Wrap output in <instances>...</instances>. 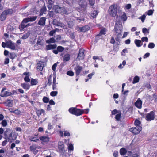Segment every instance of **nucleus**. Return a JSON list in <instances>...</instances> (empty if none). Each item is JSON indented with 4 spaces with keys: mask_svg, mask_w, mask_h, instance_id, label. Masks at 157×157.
<instances>
[{
    "mask_svg": "<svg viewBox=\"0 0 157 157\" xmlns=\"http://www.w3.org/2000/svg\"><path fill=\"white\" fill-rule=\"evenodd\" d=\"M123 29L122 23L119 21L116 22L114 29V35L116 36V40L119 41L121 37Z\"/></svg>",
    "mask_w": 157,
    "mask_h": 157,
    "instance_id": "obj_1",
    "label": "nucleus"
},
{
    "mask_svg": "<svg viewBox=\"0 0 157 157\" xmlns=\"http://www.w3.org/2000/svg\"><path fill=\"white\" fill-rule=\"evenodd\" d=\"M118 9V7L117 5H111L110 6L108 10L109 14L112 17L116 16L117 18L118 15L117 13Z\"/></svg>",
    "mask_w": 157,
    "mask_h": 157,
    "instance_id": "obj_2",
    "label": "nucleus"
},
{
    "mask_svg": "<svg viewBox=\"0 0 157 157\" xmlns=\"http://www.w3.org/2000/svg\"><path fill=\"white\" fill-rule=\"evenodd\" d=\"M37 17V16H35L32 17H27L24 19L21 23L20 28H20V30H22L27 26V25H26L25 24V23H27L28 22L34 21L36 19Z\"/></svg>",
    "mask_w": 157,
    "mask_h": 157,
    "instance_id": "obj_3",
    "label": "nucleus"
},
{
    "mask_svg": "<svg viewBox=\"0 0 157 157\" xmlns=\"http://www.w3.org/2000/svg\"><path fill=\"white\" fill-rule=\"evenodd\" d=\"M69 111L71 113L77 116H80L83 114L82 110L75 107L70 108L69 109Z\"/></svg>",
    "mask_w": 157,
    "mask_h": 157,
    "instance_id": "obj_4",
    "label": "nucleus"
},
{
    "mask_svg": "<svg viewBox=\"0 0 157 157\" xmlns=\"http://www.w3.org/2000/svg\"><path fill=\"white\" fill-rule=\"evenodd\" d=\"M53 8L55 10V11L58 13L66 14L67 13L66 10L64 7H60L58 6H55Z\"/></svg>",
    "mask_w": 157,
    "mask_h": 157,
    "instance_id": "obj_5",
    "label": "nucleus"
},
{
    "mask_svg": "<svg viewBox=\"0 0 157 157\" xmlns=\"http://www.w3.org/2000/svg\"><path fill=\"white\" fill-rule=\"evenodd\" d=\"M12 131L10 129L7 128L4 132V135L8 139L11 140Z\"/></svg>",
    "mask_w": 157,
    "mask_h": 157,
    "instance_id": "obj_6",
    "label": "nucleus"
},
{
    "mask_svg": "<svg viewBox=\"0 0 157 157\" xmlns=\"http://www.w3.org/2000/svg\"><path fill=\"white\" fill-rule=\"evenodd\" d=\"M155 117V113L153 111H151L149 113H148L146 117V120L149 121L153 120Z\"/></svg>",
    "mask_w": 157,
    "mask_h": 157,
    "instance_id": "obj_7",
    "label": "nucleus"
},
{
    "mask_svg": "<svg viewBox=\"0 0 157 157\" xmlns=\"http://www.w3.org/2000/svg\"><path fill=\"white\" fill-rule=\"evenodd\" d=\"M141 127H132L130 129V131L134 134H137L141 130Z\"/></svg>",
    "mask_w": 157,
    "mask_h": 157,
    "instance_id": "obj_8",
    "label": "nucleus"
},
{
    "mask_svg": "<svg viewBox=\"0 0 157 157\" xmlns=\"http://www.w3.org/2000/svg\"><path fill=\"white\" fill-rule=\"evenodd\" d=\"M7 43V48L13 50H16L17 48L15 44L11 40H8V42Z\"/></svg>",
    "mask_w": 157,
    "mask_h": 157,
    "instance_id": "obj_9",
    "label": "nucleus"
},
{
    "mask_svg": "<svg viewBox=\"0 0 157 157\" xmlns=\"http://www.w3.org/2000/svg\"><path fill=\"white\" fill-rule=\"evenodd\" d=\"M79 51L77 59L79 60L82 59H84L85 56L84 50L83 48H81L79 49Z\"/></svg>",
    "mask_w": 157,
    "mask_h": 157,
    "instance_id": "obj_10",
    "label": "nucleus"
},
{
    "mask_svg": "<svg viewBox=\"0 0 157 157\" xmlns=\"http://www.w3.org/2000/svg\"><path fill=\"white\" fill-rule=\"evenodd\" d=\"M58 147L60 152H63L65 151L64 146L62 141H59L58 144Z\"/></svg>",
    "mask_w": 157,
    "mask_h": 157,
    "instance_id": "obj_11",
    "label": "nucleus"
},
{
    "mask_svg": "<svg viewBox=\"0 0 157 157\" xmlns=\"http://www.w3.org/2000/svg\"><path fill=\"white\" fill-rule=\"evenodd\" d=\"M74 69L75 71L76 75H79L82 69V67L79 66L78 64H77L75 67Z\"/></svg>",
    "mask_w": 157,
    "mask_h": 157,
    "instance_id": "obj_12",
    "label": "nucleus"
},
{
    "mask_svg": "<svg viewBox=\"0 0 157 157\" xmlns=\"http://www.w3.org/2000/svg\"><path fill=\"white\" fill-rule=\"evenodd\" d=\"M39 139L42 141V143H48L49 141V137L47 136H42L39 137Z\"/></svg>",
    "mask_w": 157,
    "mask_h": 157,
    "instance_id": "obj_13",
    "label": "nucleus"
},
{
    "mask_svg": "<svg viewBox=\"0 0 157 157\" xmlns=\"http://www.w3.org/2000/svg\"><path fill=\"white\" fill-rule=\"evenodd\" d=\"M6 89L3 88L2 90L0 96L2 97H6L10 95L11 93L7 91H5L4 90Z\"/></svg>",
    "mask_w": 157,
    "mask_h": 157,
    "instance_id": "obj_14",
    "label": "nucleus"
},
{
    "mask_svg": "<svg viewBox=\"0 0 157 157\" xmlns=\"http://www.w3.org/2000/svg\"><path fill=\"white\" fill-rule=\"evenodd\" d=\"M142 101L140 98H138L135 103V106L139 109H141L142 107Z\"/></svg>",
    "mask_w": 157,
    "mask_h": 157,
    "instance_id": "obj_15",
    "label": "nucleus"
},
{
    "mask_svg": "<svg viewBox=\"0 0 157 157\" xmlns=\"http://www.w3.org/2000/svg\"><path fill=\"white\" fill-rule=\"evenodd\" d=\"M44 63L42 62H39L37 63V69L39 71H42L44 67Z\"/></svg>",
    "mask_w": 157,
    "mask_h": 157,
    "instance_id": "obj_16",
    "label": "nucleus"
},
{
    "mask_svg": "<svg viewBox=\"0 0 157 157\" xmlns=\"http://www.w3.org/2000/svg\"><path fill=\"white\" fill-rule=\"evenodd\" d=\"M90 29L88 25H85L82 27H79L78 30H79L80 32H85Z\"/></svg>",
    "mask_w": 157,
    "mask_h": 157,
    "instance_id": "obj_17",
    "label": "nucleus"
},
{
    "mask_svg": "<svg viewBox=\"0 0 157 157\" xmlns=\"http://www.w3.org/2000/svg\"><path fill=\"white\" fill-rule=\"evenodd\" d=\"M57 45L56 44H49L46 46V50H48L51 49H53L56 48Z\"/></svg>",
    "mask_w": 157,
    "mask_h": 157,
    "instance_id": "obj_18",
    "label": "nucleus"
},
{
    "mask_svg": "<svg viewBox=\"0 0 157 157\" xmlns=\"http://www.w3.org/2000/svg\"><path fill=\"white\" fill-rule=\"evenodd\" d=\"M46 19L45 17H42L41 18L38 24L41 26H44L45 25Z\"/></svg>",
    "mask_w": 157,
    "mask_h": 157,
    "instance_id": "obj_19",
    "label": "nucleus"
},
{
    "mask_svg": "<svg viewBox=\"0 0 157 157\" xmlns=\"http://www.w3.org/2000/svg\"><path fill=\"white\" fill-rule=\"evenodd\" d=\"M53 24L57 26H60L61 27H63V25L62 23H61L58 21L54 19L53 21Z\"/></svg>",
    "mask_w": 157,
    "mask_h": 157,
    "instance_id": "obj_20",
    "label": "nucleus"
},
{
    "mask_svg": "<svg viewBox=\"0 0 157 157\" xmlns=\"http://www.w3.org/2000/svg\"><path fill=\"white\" fill-rule=\"evenodd\" d=\"M36 112L37 115L38 117L41 115L42 114H43L44 115L45 114L44 110L42 109H36Z\"/></svg>",
    "mask_w": 157,
    "mask_h": 157,
    "instance_id": "obj_21",
    "label": "nucleus"
},
{
    "mask_svg": "<svg viewBox=\"0 0 157 157\" xmlns=\"http://www.w3.org/2000/svg\"><path fill=\"white\" fill-rule=\"evenodd\" d=\"M21 86L23 89L26 90H29L30 88V85L29 84L25 83H21Z\"/></svg>",
    "mask_w": 157,
    "mask_h": 157,
    "instance_id": "obj_22",
    "label": "nucleus"
},
{
    "mask_svg": "<svg viewBox=\"0 0 157 157\" xmlns=\"http://www.w3.org/2000/svg\"><path fill=\"white\" fill-rule=\"evenodd\" d=\"M135 43L138 47H140L142 45L141 41L140 40L136 39L135 40Z\"/></svg>",
    "mask_w": 157,
    "mask_h": 157,
    "instance_id": "obj_23",
    "label": "nucleus"
},
{
    "mask_svg": "<svg viewBox=\"0 0 157 157\" xmlns=\"http://www.w3.org/2000/svg\"><path fill=\"white\" fill-rule=\"evenodd\" d=\"M38 83V80L36 79L32 78L31 80V85H36Z\"/></svg>",
    "mask_w": 157,
    "mask_h": 157,
    "instance_id": "obj_24",
    "label": "nucleus"
},
{
    "mask_svg": "<svg viewBox=\"0 0 157 157\" xmlns=\"http://www.w3.org/2000/svg\"><path fill=\"white\" fill-rule=\"evenodd\" d=\"M30 149L31 151L34 152L35 151V150L39 148V146H37L36 144L33 145L32 146H30Z\"/></svg>",
    "mask_w": 157,
    "mask_h": 157,
    "instance_id": "obj_25",
    "label": "nucleus"
},
{
    "mask_svg": "<svg viewBox=\"0 0 157 157\" xmlns=\"http://www.w3.org/2000/svg\"><path fill=\"white\" fill-rule=\"evenodd\" d=\"M147 98L150 101H152L155 98V99L157 98V96L155 94H153L152 96L148 95L147 96Z\"/></svg>",
    "mask_w": 157,
    "mask_h": 157,
    "instance_id": "obj_26",
    "label": "nucleus"
},
{
    "mask_svg": "<svg viewBox=\"0 0 157 157\" xmlns=\"http://www.w3.org/2000/svg\"><path fill=\"white\" fill-rule=\"evenodd\" d=\"M6 105V106L11 107L13 106V101L12 100H8L5 103Z\"/></svg>",
    "mask_w": 157,
    "mask_h": 157,
    "instance_id": "obj_27",
    "label": "nucleus"
},
{
    "mask_svg": "<svg viewBox=\"0 0 157 157\" xmlns=\"http://www.w3.org/2000/svg\"><path fill=\"white\" fill-rule=\"evenodd\" d=\"M46 43L48 44H51L52 43H54L56 42V40L53 37L51 38L48 40H47L46 41Z\"/></svg>",
    "mask_w": 157,
    "mask_h": 157,
    "instance_id": "obj_28",
    "label": "nucleus"
},
{
    "mask_svg": "<svg viewBox=\"0 0 157 157\" xmlns=\"http://www.w3.org/2000/svg\"><path fill=\"white\" fill-rule=\"evenodd\" d=\"M6 12L4 11H3L2 13L1 16H0V18L1 20L2 21L4 20L6 18L7 14H6V13H5Z\"/></svg>",
    "mask_w": 157,
    "mask_h": 157,
    "instance_id": "obj_29",
    "label": "nucleus"
},
{
    "mask_svg": "<svg viewBox=\"0 0 157 157\" xmlns=\"http://www.w3.org/2000/svg\"><path fill=\"white\" fill-rule=\"evenodd\" d=\"M126 149L122 148L120 149V153L121 155H125L127 152Z\"/></svg>",
    "mask_w": 157,
    "mask_h": 157,
    "instance_id": "obj_30",
    "label": "nucleus"
},
{
    "mask_svg": "<svg viewBox=\"0 0 157 157\" xmlns=\"http://www.w3.org/2000/svg\"><path fill=\"white\" fill-rule=\"evenodd\" d=\"M29 140L31 141H33L36 142H37L39 140V139L36 137L31 136L29 138Z\"/></svg>",
    "mask_w": 157,
    "mask_h": 157,
    "instance_id": "obj_31",
    "label": "nucleus"
},
{
    "mask_svg": "<svg viewBox=\"0 0 157 157\" xmlns=\"http://www.w3.org/2000/svg\"><path fill=\"white\" fill-rule=\"evenodd\" d=\"M121 18L124 22L127 19V17L126 13L124 12H123V14L121 16Z\"/></svg>",
    "mask_w": 157,
    "mask_h": 157,
    "instance_id": "obj_32",
    "label": "nucleus"
},
{
    "mask_svg": "<svg viewBox=\"0 0 157 157\" xmlns=\"http://www.w3.org/2000/svg\"><path fill=\"white\" fill-rule=\"evenodd\" d=\"M70 55L69 54H66L63 56V60L67 61L70 60Z\"/></svg>",
    "mask_w": 157,
    "mask_h": 157,
    "instance_id": "obj_33",
    "label": "nucleus"
},
{
    "mask_svg": "<svg viewBox=\"0 0 157 157\" xmlns=\"http://www.w3.org/2000/svg\"><path fill=\"white\" fill-rule=\"evenodd\" d=\"M142 32L145 35H147L149 33V30L146 28H144L143 29Z\"/></svg>",
    "mask_w": 157,
    "mask_h": 157,
    "instance_id": "obj_34",
    "label": "nucleus"
},
{
    "mask_svg": "<svg viewBox=\"0 0 157 157\" xmlns=\"http://www.w3.org/2000/svg\"><path fill=\"white\" fill-rule=\"evenodd\" d=\"M139 78L138 76H136L133 78L132 83L133 84H135L136 83H137L139 82Z\"/></svg>",
    "mask_w": 157,
    "mask_h": 157,
    "instance_id": "obj_35",
    "label": "nucleus"
},
{
    "mask_svg": "<svg viewBox=\"0 0 157 157\" xmlns=\"http://www.w3.org/2000/svg\"><path fill=\"white\" fill-rule=\"evenodd\" d=\"M37 44V45L43 46L44 44V40L39 39L38 40Z\"/></svg>",
    "mask_w": 157,
    "mask_h": 157,
    "instance_id": "obj_36",
    "label": "nucleus"
},
{
    "mask_svg": "<svg viewBox=\"0 0 157 157\" xmlns=\"http://www.w3.org/2000/svg\"><path fill=\"white\" fill-rule=\"evenodd\" d=\"M134 124L136 127H141L140 126L141 124L140 122L138 120H136L135 121Z\"/></svg>",
    "mask_w": 157,
    "mask_h": 157,
    "instance_id": "obj_37",
    "label": "nucleus"
},
{
    "mask_svg": "<svg viewBox=\"0 0 157 157\" xmlns=\"http://www.w3.org/2000/svg\"><path fill=\"white\" fill-rule=\"evenodd\" d=\"M106 29H101L100 31L99 34H98V36H101L102 35H104L105 34V33L106 32Z\"/></svg>",
    "mask_w": 157,
    "mask_h": 157,
    "instance_id": "obj_38",
    "label": "nucleus"
},
{
    "mask_svg": "<svg viewBox=\"0 0 157 157\" xmlns=\"http://www.w3.org/2000/svg\"><path fill=\"white\" fill-rule=\"evenodd\" d=\"M30 33L29 32H27L24 34L22 37L21 38L23 39H26L29 36Z\"/></svg>",
    "mask_w": 157,
    "mask_h": 157,
    "instance_id": "obj_39",
    "label": "nucleus"
},
{
    "mask_svg": "<svg viewBox=\"0 0 157 157\" xmlns=\"http://www.w3.org/2000/svg\"><path fill=\"white\" fill-rule=\"evenodd\" d=\"M52 75H50L48 78L47 84L49 86H51L52 84Z\"/></svg>",
    "mask_w": 157,
    "mask_h": 157,
    "instance_id": "obj_40",
    "label": "nucleus"
},
{
    "mask_svg": "<svg viewBox=\"0 0 157 157\" xmlns=\"http://www.w3.org/2000/svg\"><path fill=\"white\" fill-rule=\"evenodd\" d=\"M128 52V51L127 49H124L121 52V56H124L126 55V54Z\"/></svg>",
    "mask_w": 157,
    "mask_h": 157,
    "instance_id": "obj_41",
    "label": "nucleus"
},
{
    "mask_svg": "<svg viewBox=\"0 0 157 157\" xmlns=\"http://www.w3.org/2000/svg\"><path fill=\"white\" fill-rule=\"evenodd\" d=\"M6 12V14H11L13 13V10L11 9H9L6 10L4 11Z\"/></svg>",
    "mask_w": 157,
    "mask_h": 157,
    "instance_id": "obj_42",
    "label": "nucleus"
},
{
    "mask_svg": "<svg viewBox=\"0 0 157 157\" xmlns=\"http://www.w3.org/2000/svg\"><path fill=\"white\" fill-rule=\"evenodd\" d=\"M126 63V62L125 60H124L122 62V64H120L118 66V67L119 68H122L125 65Z\"/></svg>",
    "mask_w": 157,
    "mask_h": 157,
    "instance_id": "obj_43",
    "label": "nucleus"
},
{
    "mask_svg": "<svg viewBox=\"0 0 157 157\" xmlns=\"http://www.w3.org/2000/svg\"><path fill=\"white\" fill-rule=\"evenodd\" d=\"M57 49H58L59 52H61L64 51V48L62 46H59L57 47Z\"/></svg>",
    "mask_w": 157,
    "mask_h": 157,
    "instance_id": "obj_44",
    "label": "nucleus"
},
{
    "mask_svg": "<svg viewBox=\"0 0 157 157\" xmlns=\"http://www.w3.org/2000/svg\"><path fill=\"white\" fill-rule=\"evenodd\" d=\"M93 59L94 60L98 59L99 60H101L102 62H103L104 61L103 59L101 57H100L97 56H94L93 57Z\"/></svg>",
    "mask_w": 157,
    "mask_h": 157,
    "instance_id": "obj_45",
    "label": "nucleus"
},
{
    "mask_svg": "<svg viewBox=\"0 0 157 157\" xmlns=\"http://www.w3.org/2000/svg\"><path fill=\"white\" fill-rule=\"evenodd\" d=\"M9 57L11 59H14L16 56V54L13 53H10L9 54Z\"/></svg>",
    "mask_w": 157,
    "mask_h": 157,
    "instance_id": "obj_46",
    "label": "nucleus"
},
{
    "mask_svg": "<svg viewBox=\"0 0 157 157\" xmlns=\"http://www.w3.org/2000/svg\"><path fill=\"white\" fill-rule=\"evenodd\" d=\"M5 42H2V46L3 48H5L6 47L7 48V43L8 42V40H5Z\"/></svg>",
    "mask_w": 157,
    "mask_h": 157,
    "instance_id": "obj_47",
    "label": "nucleus"
},
{
    "mask_svg": "<svg viewBox=\"0 0 157 157\" xmlns=\"http://www.w3.org/2000/svg\"><path fill=\"white\" fill-rule=\"evenodd\" d=\"M98 14V13L97 11H94L92 13H91V16L93 18L95 17L97 14Z\"/></svg>",
    "mask_w": 157,
    "mask_h": 157,
    "instance_id": "obj_48",
    "label": "nucleus"
},
{
    "mask_svg": "<svg viewBox=\"0 0 157 157\" xmlns=\"http://www.w3.org/2000/svg\"><path fill=\"white\" fill-rule=\"evenodd\" d=\"M121 113L120 112L118 114H117L115 116V118L116 120L117 121H119L121 117Z\"/></svg>",
    "mask_w": 157,
    "mask_h": 157,
    "instance_id": "obj_49",
    "label": "nucleus"
},
{
    "mask_svg": "<svg viewBox=\"0 0 157 157\" xmlns=\"http://www.w3.org/2000/svg\"><path fill=\"white\" fill-rule=\"evenodd\" d=\"M43 101L45 103H48L49 101V99L46 97H44L43 99Z\"/></svg>",
    "mask_w": 157,
    "mask_h": 157,
    "instance_id": "obj_50",
    "label": "nucleus"
},
{
    "mask_svg": "<svg viewBox=\"0 0 157 157\" xmlns=\"http://www.w3.org/2000/svg\"><path fill=\"white\" fill-rule=\"evenodd\" d=\"M58 94V92L57 91H53L51 92L50 93V95L54 97L56 96Z\"/></svg>",
    "mask_w": 157,
    "mask_h": 157,
    "instance_id": "obj_51",
    "label": "nucleus"
},
{
    "mask_svg": "<svg viewBox=\"0 0 157 157\" xmlns=\"http://www.w3.org/2000/svg\"><path fill=\"white\" fill-rule=\"evenodd\" d=\"M73 145L71 144H70L68 146V150L69 151H73Z\"/></svg>",
    "mask_w": 157,
    "mask_h": 157,
    "instance_id": "obj_52",
    "label": "nucleus"
},
{
    "mask_svg": "<svg viewBox=\"0 0 157 157\" xmlns=\"http://www.w3.org/2000/svg\"><path fill=\"white\" fill-rule=\"evenodd\" d=\"M1 124L4 127L6 126L7 125V123L6 121L4 120L2 121Z\"/></svg>",
    "mask_w": 157,
    "mask_h": 157,
    "instance_id": "obj_53",
    "label": "nucleus"
},
{
    "mask_svg": "<svg viewBox=\"0 0 157 157\" xmlns=\"http://www.w3.org/2000/svg\"><path fill=\"white\" fill-rule=\"evenodd\" d=\"M146 18V16L144 14L140 17L139 18L140 19H141V20L142 22H144V20Z\"/></svg>",
    "mask_w": 157,
    "mask_h": 157,
    "instance_id": "obj_54",
    "label": "nucleus"
},
{
    "mask_svg": "<svg viewBox=\"0 0 157 157\" xmlns=\"http://www.w3.org/2000/svg\"><path fill=\"white\" fill-rule=\"evenodd\" d=\"M153 13V11L151 10H150L146 12V13L148 15H152Z\"/></svg>",
    "mask_w": 157,
    "mask_h": 157,
    "instance_id": "obj_55",
    "label": "nucleus"
},
{
    "mask_svg": "<svg viewBox=\"0 0 157 157\" xmlns=\"http://www.w3.org/2000/svg\"><path fill=\"white\" fill-rule=\"evenodd\" d=\"M155 47V44L153 43H149L148 47L149 48L152 49L153 48Z\"/></svg>",
    "mask_w": 157,
    "mask_h": 157,
    "instance_id": "obj_56",
    "label": "nucleus"
},
{
    "mask_svg": "<svg viewBox=\"0 0 157 157\" xmlns=\"http://www.w3.org/2000/svg\"><path fill=\"white\" fill-rule=\"evenodd\" d=\"M120 112L119 111L116 109H114V110L112 111V114L113 115H115V114L117 113L118 114Z\"/></svg>",
    "mask_w": 157,
    "mask_h": 157,
    "instance_id": "obj_57",
    "label": "nucleus"
},
{
    "mask_svg": "<svg viewBox=\"0 0 157 157\" xmlns=\"http://www.w3.org/2000/svg\"><path fill=\"white\" fill-rule=\"evenodd\" d=\"M67 74L68 75L70 76H73L74 75V72L72 71H68L67 72Z\"/></svg>",
    "mask_w": 157,
    "mask_h": 157,
    "instance_id": "obj_58",
    "label": "nucleus"
},
{
    "mask_svg": "<svg viewBox=\"0 0 157 157\" xmlns=\"http://www.w3.org/2000/svg\"><path fill=\"white\" fill-rule=\"evenodd\" d=\"M25 81L26 82H29L30 81V79L29 76H26L24 78Z\"/></svg>",
    "mask_w": 157,
    "mask_h": 157,
    "instance_id": "obj_59",
    "label": "nucleus"
},
{
    "mask_svg": "<svg viewBox=\"0 0 157 157\" xmlns=\"http://www.w3.org/2000/svg\"><path fill=\"white\" fill-rule=\"evenodd\" d=\"M61 39V37L59 35H57L56 36V42H58L60 41Z\"/></svg>",
    "mask_w": 157,
    "mask_h": 157,
    "instance_id": "obj_60",
    "label": "nucleus"
},
{
    "mask_svg": "<svg viewBox=\"0 0 157 157\" xmlns=\"http://www.w3.org/2000/svg\"><path fill=\"white\" fill-rule=\"evenodd\" d=\"M13 113L16 114H19L21 113V112L18 109H16L14 110Z\"/></svg>",
    "mask_w": 157,
    "mask_h": 157,
    "instance_id": "obj_61",
    "label": "nucleus"
},
{
    "mask_svg": "<svg viewBox=\"0 0 157 157\" xmlns=\"http://www.w3.org/2000/svg\"><path fill=\"white\" fill-rule=\"evenodd\" d=\"M64 136H70V133L67 131H64Z\"/></svg>",
    "mask_w": 157,
    "mask_h": 157,
    "instance_id": "obj_62",
    "label": "nucleus"
},
{
    "mask_svg": "<svg viewBox=\"0 0 157 157\" xmlns=\"http://www.w3.org/2000/svg\"><path fill=\"white\" fill-rule=\"evenodd\" d=\"M129 33L128 32H125L124 33L122 37V38H124L127 36V35L129 34Z\"/></svg>",
    "mask_w": 157,
    "mask_h": 157,
    "instance_id": "obj_63",
    "label": "nucleus"
},
{
    "mask_svg": "<svg viewBox=\"0 0 157 157\" xmlns=\"http://www.w3.org/2000/svg\"><path fill=\"white\" fill-rule=\"evenodd\" d=\"M55 33V31H54V30H52L49 32V34L50 36H53Z\"/></svg>",
    "mask_w": 157,
    "mask_h": 157,
    "instance_id": "obj_64",
    "label": "nucleus"
}]
</instances>
